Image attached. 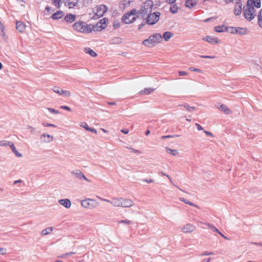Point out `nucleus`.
Returning <instances> with one entry per match:
<instances>
[{
	"label": "nucleus",
	"mask_w": 262,
	"mask_h": 262,
	"mask_svg": "<svg viewBox=\"0 0 262 262\" xmlns=\"http://www.w3.org/2000/svg\"><path fill=\"white\" fill-rule=\"evenodd\" d=\"M200 57L203 58H209V59H213L215 58L214 56H203V55H202Z\"/></svg>",
	"instance_id": "58"
},
{
	"label": "nucleus",
	"mask_w": 262,
	"mask_h": 262,
	"mask_svg": "<svg viewBox=\"0 0 262 262\" xmlns=\"http://www.w3.org/2000/svg\"><path fill=\"white\" fill-rule=\"evenodd\" d=\"M84 51L85 53L89 54L90 55H91L92 57H96L97 55V53L94 51H93L92 49H91L90 48H84Z\"/></svg>",
	"instance_id": "25"
},
{
	"label": "nucleus",
	"mask_w": 262,
	"mask_h": 262,
	"mask_svg": "<svg viewBox=\"0 0 262 262\" xmlns=\"http://www.w3.org/2000/svg\"><path fill=\"white\" fill-rule=\"evenodd\" d=\"M177 0H166V2L170 4H173Z\"/></svg>",
	"instance_id": "59"
},
{
	"label": "nucleus",
	"mask_w": 262,
	"mask_h": 262,
	"mask_svg": "<svg viewBox=\"0 0 262 262\" xmlns=\"http://www.w3.org/2000/svg\"><path fill=\"white\" fill-rule=\"evenodd\" d=\"M231 32L232 33H239L240 34H244L246 33V29L243 28H232Z\"/></svg>",
	"instance_id": "18"
},
{
	"label": "nucleus",
	"mask_w": 262,
	"mask_h": 262,
	"mask_svg": "<svg viewBox=\"0 0 262 262\" xmlns=\"http://www.w3.org/2000/svg\"><path fill=\"white\" fill-rule=\"evenodd\" d=\"M260 7V0H248L246 6L244 8L245 18L249 21L252 20L256 15V9Z\"/></svg>",
	"instance_id": "1"
},
{
	"label": "nucleus",
	"mask_w": 262,
	"mask_h": 262,
	"mask_svg": "<svg viewBox=\"0 0 262 262\" xmlns=\"http://www.w3.org/2000/svg\"><path fill=\"white\" fill-rule=\"evenodd\" d=\"M188 70L192 72H196L201 74L203 73V71L202 70L194 67H189Z\"/></svg>",
	"instance_id": "34"
},
{
	"label": "nucleus",
	"mask_w": 262,
	"mask_h": 262,
	"mask_svg": "<svg viewBox=\"0 0 262 262\" xmlns=\"http://www.w3.org/2000/svg\"><path fill=\"white\" fill-rule=\"evenodd\" d=\"M122 42V39L119 37H116L112 40L113 43H120Z\"/></svg>",
	"instance_id": "39"
},
{
	"label": "nucleus",
	"mask_w": 262,
	"mask_h": 262,
	"mask_svg": "<svg viewBox=\"0 0 262 262\" xmlns=\"http://www.w3.org/2000/svg\"><path fill=\"white\" fill-rule=\"evenodd\" d=\"M162 42V36L160 33H155L150 35L148 38L144 39L142 43L143 45L151 47Z\"/></svg>",
	"instance_id": "2"
},
{
	"label": "nucleus",
	"mask_w": 262,
	"mask_h": 262,
	"mask_svg": "<svg viewBox=\"0 0 262 262\" xmlns=\"http://www.w3.org/2000/svg\"><path fill=\"white\" fill-rule=\"evenodd\" d=\"M171 137H172V136H170V135H167V136H162V137H161V138L162 139H165L169 138H171Z\"/></svg>",
	"instance_id": "61"
},
{
	"label": "nucleus",
	"mask_w": 262,
	"mask_h": 262,
	"mask_svg": "<svg viewBox=\"0 0 262 262\" xmlns=\"http://www.w3.org/2000/svg\"><path fill=\"white\" fill-rule=\"evenodd\" d=\"M173 34L172 32L166 31L165 32L162 36V40L164 39L166 41H168L172 36Z\"/></svg>",
	"instance_id": "19"
},
{
	"label": "nucleus",
	"mask_w": 262,
	"mask_h": 262,
	"mask_svg": "<svg viewBox=\"0 0 262 262\" xmlns=\"http://www.w3.org/2000/svg\"><path fill=\"white\" fill-rule=\"evenodd\" d=\"M64 5L69 8H73L77 6L79 0H63Z\"/></svg>",
	"instance_id": "13"
},
{
	"label": "nucleus",
	"mask_w": 262,
	"mask_h": 262,
	"mask_svg": "<svg viewBox=\"0 0 262 262\" xmlns=\"http://www.w3.org/2000/svg\"><path fill=\"white\" fill-rule=\"evenodd\" d=\"M223 28L224 27L222 26H216L214 28V30L217 32H222L224 31Z\"/></svg>",
	"instance_id": "37"
},
{
	"label": "nucleus",
	"mask_w": 262,
	"mask_h": 262,
	"mask_svg": "<svg viewBox=\"0 0 262 262\" xmlns=\"http://www.w3.org/2000/svg\"><path fill=\"white\" fill-rule=\"evenodd\" d=\"M216 107L226 115H230L232 113V111L224 104L219 103L216 105Z\"/></svg>",
	"instance_id": "12"
},
{
	"label": "nucleus",
	"mask_w": 262,
	"mask_h": 262,
	"mask_svg": "<svg viewBox=\"0 0 262 262\" xmlns=\"http://www.w3.org/2000/svg\"><path fill=\"white\" fill-rule=\"evenodd\" d=\"M196 5V0H186L185 6L186 7L191 8Z\"/></svg>",
	"instance_id": "23"
},
{
	"label": "nucleus",
	"mask_w": 262,
	"mask_h": 262,
	"mask_svg": "<svg viewBox=\"0 0 262 262\" xmlns=\"http://www.w3.org/2000/svg\"><path fill=\"white\" fill-rule=\"evenodd\" d=\"M60 96L70 97L71 96V92L68 90H62Z\"/></svg>",
	"instance_id": "35"
},
{
	"label": "nucleus",
	"mask_w": 262,
	"mask_h": 262,
	"mask_svg": "<svg viewBox=\"0 0 262 262\" xmlns=\"http://www.w3.org/2000/svg\"><path fill=\"white\" fill-rule=\"evenodd\" d=\"M8 146L10 147V148L11 149L12 151H14L16 149V147H15L14 144H13V143H12L10 141L9 142Z\"/></svg>",
	"instance_id": "50"
},
{
	"label": "nucleus",
	"mask_w": 262,
	"mask_h": 262,
	"mask_svg": "<svg viewBox=\"0 0 262 262\" xmlns=\"http://www.w3.org/2000/svg\"><path fill=\"white\" fill-rule=\"evenodd\" d=\"M75 15L72 14H68L64 17V20L67 23H72L75 20Z\"/></svg>",
	"instance_id": "24"
},
{
	"label": "nucleus",
	"mask_w": 262,
	"mask_h": 262,
	"mask_svg": "<svg viewBox=\"0 0 262 262\" xmlns=\"http://www.w3.org/2000/svg\"><path fill=\"white\" fill-rule=\"evenodd\" d=\"M63 16V13L61 11H58L56 13H54L51 17L55 20L59 19L61 18Z\"/></svg>",
	"instance_id": "21"
},
{
	"label": "nucleus",
	"mask_w": 262,
	"mask_h": 262,
	"mask_svg": "<svg viewBox=\"0 0 262 262\" xmlns=\"http://www.w3.org/2000/svg\"><path fill=\"white\" fill-rule=\"evenodd\" d=\"M60 108H62V109H63V110H66L68 111H71L70 107L68 106L62 105V106H60Z\"/></svg>",
	"instance_id": "52"
},
{
	"label": "nucleus",
	"mask_w": 262,
	"mask_h": 262,
	"mask_svg": "<svg viewBox=\"0 0 262 262\" xmlns=\"http://www.w3.org/2000/svg\"><path fill=\"white\" fill-rule=\"evenodd\" d=\"M59 203L65 207L66 208H69L71 207V203L68 199H61L58 201Z\"/></svg>",
	"instance_id": "17"
},
{
	"label": "nucleus",
	"mask_w": 262,
	"mask_h": 262,
	"mask_svg": "<svg viewBox=\"0 0 262 262\" xmlns=\"http://www.w3.org/2000/svg\"><path fill=\"white\" fill-rule=\"evenodd\" d=\"M101 199L102 201L110 202V200H107L106 199H102V198H99ZM112 200L110 201V202L113 203L115 206H121L122 207H129L133 206V202L131 200H127L123 203H120L121 201V199L123 198H111Z\"/></svg>",
	"instance_id": "5"
},
{
	"label": "nucleus",
	"mask_w": 262,
	"mask_h": 262,
	"mask_svg": "<svg viewBox=\"0 0 262 262\" xmlns=\"http://www.w3.org/2000/svg\"><path fill=\"white\" fill-rule=\"evenodd\" d=\"M22 183H23V181L21 180H16L14 182V184H17Z\"/></svg>",
	"instance_id": "60"
},
{
	"label": "nucleus",
	"mask_w": 262,
	"mask_h": 262,
	"mask_svg": "<svg viewBox=\"0 0 262 262\" xmlns=\"http://www.w3.org/2000/svg\"><path fill=\"white\" fill-rule=\"evenodd\" d=\"M5 34V27L4 25L0 22V35L4 36Z\"/></svg>",
	"instance_id": "38"
},
{
	"label": "nucleus",
	"mask_w": 262,
	"mask_h": 262,
	"mask_svg": "<svg viewBox=\"0 0 262 262\" xmlns=\"http://www.w3.org/2000/svg\"><path fill=\"white\" fill-rule=\"evenodd\" d=\"M54 5L57 8H59L63 2V0H52Z\"/></svg>",
	"instance_id": "31"
},
{
	"label": "nucleus",
	"mask_w": 262,
	"mask_h": 262,
	"mask_svg": "<svg viewBox=\"0 0 262 262\" xmlns=\"http://www.w3.org/2000/svg\"><path fill=\"white\" fill-rule=\"evenodd\" d=\"M184 107L189 112H192L195 109L194 107L190 106L189 105H185Z\"/></svg>",
	"instance_id": "51"
},
{
	"label": "nucleus",
	"mask_w": 262,
	"mask_h": 262,
	"mask_svg": "<svg viewBox=\"0 0 262 262\" xmlns=\"http://www.w3.org/2000/svg\"><path fill=\"white\" fill-rule=\"evenodd\" d=\"M155 89L151 88H145L140 93L141 95H149L154 91Z\"/></svg>",
	"instance_id": "26"
},
{
	"label": "nucleus",
	"mask_w": 262,
	"mask_h": 262,
	"mask_svg": "<svg viewBox=\"0 0 262 262\" xmlns=\"http://www.w3.org/2000/svg\"><path fill=\"white\" fill-rule=\"evenodd\" d=\"M40 140L42 143H48L53 141L54 137L50 134L43 133L40 135Z\"/></svg>",
	"instance_id": "11"
},
{
	"label": "nucleus",
	"mask_w": 262,
	"mask_h": 262,
	"mask_svg": "<svg viewBox=\"0 0 262 262\" xmlns=\"http://www.w3.org/2000/svg\"><path fill=\"white\" fill-rule=\"evenodd\" d=\"M88 131H89V132H91V133H94V134H97V130H96L95 128H91V127H90V128L88 129Z\"/></svg>",
	"instance_id": "53"
},
{
	"label": "nucleus",
	"mask_w": 262,
	"mask_h": 262,
	"mask_svg": "<svg viewBox=\"0 0 262 262\" xmlns=\"http://www.w3.org/2000/svg\"><path fill=\"white\" fill-rule=\"evenodd\" d=\"M118 223H121V224H133V222L132 221L127 220H120V221H118Z\"/></svg>",
	"instance_id": "40"
},
{
	"label": "nucleus",
	"mask_w": 262,
	"mask_h": 262,
	"mask_svg": "<svg viewBox=\"0 0 262 262\" xmlns=\"http://www.w3.org/2000/svg\"><path fill=\"white\" fill-rule=\"evenodd\" d=\"M180 200L184 202L186 204L190 205V206H195V205L193 203L188 201L187 199H185L184 198H180Z\"/></svg>",
	"instance_id": "36"
},
{
	"label": "nucleus",
	"mask_w": 262,
	"mask_h": 262,
	"mask_svg": "<svg viewBox=\"0 0 262 262\" xmlns=\"http://www.w3.org/2000/svg\"><path fill=\"white\" fill-rule=\"evenodd\" d=\"M27 129L31 133H34L35 130V128L31 125H28L27 126Z\"/></svg>",
	"instance_id": "46"
},
{
	"label": "nucleus",
	"mask_w": 262,
	"mask_h": 262,
	"mask_svg": "<svg viewBox=\"0 0 262 262\" xmlns=\"http://www.w3.org/2000/svg\"><path fill=\"white\" fill-rule=\"evenodd\" d=\"M203 39L212 44L219 43L220 42V41L217 37L211 36H207L203 38Z\"/></svg>",
	"instance_id": "15"
},
{
	"label": "nucleus",
	"mask_w": 262,
	"mask_h": 262,
	"mask_svg": "<svg viewBox=\"0 0 262 262\" xmlns=\"http://www.w3.org/2000/svg\"><path fill=\"white\" fill-rule=\"evenodd\" d=\"M165 149L166 152L171 155L173 156H178L179 155V152L177 149H172L168 147H166Z\"/></svg>",
	"instance_id": "22"
},
{
	"label": "nucleus",
	"mask_w": 262,
	"mask_h": 262,
	"mask_svg": "<svg viewBox=\"0 0 262 262\" xmlns=\"http://www.w3.org/2000/svg\"><path fill=\"white\" fill-rule=\"evenodd\" d=\"M62 90L61 88L57 86H54L52 88V91L59 95H61Z\"/></svg>",
	"instance_id": "33"
},
{
	"label": "nucleus",
	"mask_w": 262,
	"mask_h": 262,
	"mask_svg": "<svg viewBox=\"0 0 262 262\" xmlns=\"http://www.w3.org/2000/svg\"><path fill=\"white\" fill-rule=\"evenodd\" d=\"M214 255L213 252H207L205 251L201 254V256H208V255Z\"/></svg>",
	"instance_id": "45"
},
{
	"label": "nucleus",
	"mask_w": 262,
	"mask_h": 262,
	"mask_svg": "<svg viewBox=\"0 0 262 262\" xmlns=\"http://www.w3.org/2000/svg\"><path fill=\"white\" fill-rule=\"evenodd\" d=\"M137 11L134 9L130 12L126 13L123 16L122 19L126 24H129L134 22L137 17Z\"/></svg>",
	"instance_id": "6"
},
{
	"label": "nucleus",
	"mask_w": 262,
	"mask_h": 262,
	"mask_svg": "<svg viewBox=\"0 0 262 262\" xmlns=\"http://www.w3.org/2000/svg\"><path fill=\"white\" fill-rule=\"evenodd\" d=\"M204 132L207 136H210L211 137H213V135L211 132H209L207 130H204Z\"/></svg>",
	"instance_id": "54"
},
{
	"label": "nucleus",
	"mask_w": 262,
	"mask_h": 262,
	"mask_svg": "<svg viewBox=\"0 0 262 262\" xmlns=\"http://www.w3.org/2000/svg\"><path fill=\"white\" fill-rule=\"evenodd\" d=\"M10 141H7L5 140L0 141V146H7L9 143Z\"/></svg>",
	"instance_id": "43"
},
{
	"label": "nucleus",
	"mask_w": 262,
	"mask_h": 262,
	"mask_svg": "<svg viewBox=\"0 0 262 262\" xmlns=\"http://www.w3.org/2000/svg\"><path fill=\"white\" fill-rule=\"evenodd\" d=\"M200 223L207 226L213 231L215 232H219V230L213 225L208 223H202L201 222Z\"/></svg>",
	"instance_id": "30"
},
{
	"label": "nucleus",
	"mask_w": 262,
	"mask_h": 262,
	"mask_svg": "<svg viewBox=\"0 0 262 262\" xmlns=\"http://www.w3.org/2000/svg\"><path fill=\"white\" fill-rule=\"evenodd\" d=\"M106 20L105 18H103V19H101L99 21V23H101V24H102V25H103V26H105V27L106 26Z\"/></svg>",
	"instance_id": "57"
},
{
	"label": "nucleus",
	"mask_w": 262,
	"mask_h": 262,
	"mask_svg": "<svg viewBox=\"0 0 262 262\" xmlns=\"http://www.w3.org/2000/svg\"><path fill=\"white\" fill-rule=\"evenodd\" d=\"M80 126L85 129L86 130H88V129L90 128L88 124L85 122H81Z\"/></svg>",
	"instance_id": "44"
},
{
	"label": "nucleus",
	"mask_w": 262,
	"mask_h": 262,
	"mask_svg": "<svg viewBox=\"0 0 262 262\" xmlns=\"http://www.w3.org/2000/svg\"><path fill=\"white\" fill-rule=\"evenodd\" d=\"M236 5L238 6V8L235 9V10H234V13H235V14L236 15H238L242 12V5L240 3V1L239 2H237L236 3Z\"/></svg>",
	"instance_id": "28"
},
{
	"label": "nucleus",
	"mask_w": 262,
	"mask_h": 262,
	"mask_svg": "<svg viewBox=\"0 0 262 262\" xmlns=\"http://www.w3.org/2000/svg\"><path fill=\"white\" fill-rule=\"evenodd\" d=\"M6 253V250L5 249L1 248H0V254L2 255H4Z\"/></svg>",
	"instance_id": "55"
},
{
	"label": "nucleus",
	"mask_w": 262,
	"mask_h": 262,
	"mask_svg": "<svg viewBox=\"0 0 262 262\" xmlns=\"http://www.w3.org/2000/svg\"><path fill=\"white\" fill-rule=\"evenodd\" d=\"M13 152L15 154V155L18 158H20L23 156L22 154L19 153L16 149H15L14 151H13Z\"/></svg>",
	"instance_id": "47"
},
{
	"label": "nucleus",
	"mask_w": 262,
	"mask_h": 262,
	"mask_svg": "<svg viewBox=\"0 0 262 262\" xmlns=\"http://www.w3.org/2000/svg\"><path fill=\"white\" fill-rule=\"evenodd\" d=\"M178 73L180 76H187L188 74L187 72L182 71H178Z\"/></svg>",
	"instance_id": "48"
},
{
	"label": "nucleus",
	"mask_w": 262,
	"mask_h": 262,
	"mask_svg": "<svg viewBox=\"0 0 262 262\" xmlns=\"http://www.w3.org/2000/svg\"><path fill=\"white\" fill-rule=\"evenodd\" d=\"M210 260H211V258L209 257V258L204 259L203 262H210Z\"/></svg>",
	"instance_id": "64"
},
{
	"label": "nucleus",
	"mask_w": 262,
	"mask_h": 262,
	"mask_svg": "<svg viewBox=\"0 0 262 262\" xmlns=\"http://www.w3.org/2000/svg\"><path fill=\"white\" fill-rule=\"evenodd\" d=\"M73 28L76 31L82 33H90L92 32L91 25L81 21L75 22L73 24Z\"/></svg>",
	"instance_id": "3"
},
{
	"label": "nucleus",
	"mask_w": 262,
	"mask_h": 262,
	"mask_svg": "<svg viewBox=\"0 0 262 262\" xmlns=\"http://www.w3.org/2000/svg\"><path fill=\"white\" fill-rule=\"evenodd\" d=\"M196 229V227L195 225L190 223H187L182 228L181 232L184 233H190L195 231Z\"/></svg>",
	"instance_id": "10"
},
{
	"label": "nucleus",
	"mask_w": 262,
	"mask_h": 262,
	"mask_svg": "<svg viewBox=\"0 0 262 262\" xmlns=\"http://www.w3.org/2000/svg\"><path fill=\"white\" fill-rule=\"evenodd\" d=\"M71 173L80 180L83 179L88 182L89 181V180L80 170H76L75 171H73L71 172Z\"/></svg>",
	"instance_id": "14"
},
{
	"label": "nucleus",
	"mask_w": 262,
	"mask_h": 262,
	"mask_svg": "<svg viewBox=\"0 0 262 262\" xmlns=\"http://www.w3.org/2000/svg\"><path fill=\"white\" fill-rule=\"evenodd\" d=\"M47 109L52 114H58L59 113V112L58 111L52 108L48 107L47 108Z\"/></svg>",
	"instance_id": "42"
},
{
	"label": "nucleus",
	"mask_w": 262,
	"mask_h": 262,
	"mask_svg": "<svg viewBox=\"0 0 262 262\" xmlns=\"http://www.w3.org/2000/svg\"><path fill=\"white\" fill-rule=\"evenodd\" d=\"M217 233H218L224 238L227 239V237L225 236L224 234H223L219 230V232H217Z\"/></svg>",
	"instance_id": "63"
},
{
	"label": "nucleus",
	"mask_w": 262,
	"mask_h": 262,
	"mask_svg": "<svg viewBox=\"0 0 262 262\" xmlns=\"http://www.w3.org/2000/svg\"><path fill=\"white\" fill-rule=\"evenodd\" d=\"M178 7L176 4H172L170 7V11L172 14H175L177 13L178 11Z\"/></svg>",
	"instance_id": "29"
},
{
	"label": "nucleus",
	"mask_w": 262,
	"mask_h": 262,
	"mask_svg": "<svg viewBox=\"0 0 262 262\" xmlns=\"http://www.w3.org/2000/svg\"><path fill=\"white\" fill-rule=\"evenodd\" d=\"M153 7V2L151 0H147L144 3L138 13L142 17H144L151 12Z\"/></svg>",
	"instance_id": "4"
},
{
	"label": "nucleus",
	"mask_w": 262,
	"mask_h": 262,
	"mask_svg": "<svg viewBox=\"0 0 262 262\" xmlns=\"http://www.w3.org/2000/svg\"><path fill=\"white\" fill-rule=\"evenodd\" d=\"M258 23L260 27L262 28V9H261L258 14Z\"/></svg>",
	"instance_id": "32"
},
{
	"label": "nucleus",
	"mask_w": 262,
	"mask_h": 262,
	"mask_svg": "<svg viewBox=\"0 0 262 262\" xmlns=\"http://www.w3.org/2000/svg\"><path fill=\"white\" fill-rule=\"evenodd\" d=\"M81 204L82 207L88 209H92L98 205V202L96 200L91 198H86L81 201Z\"/></svg>",
	"instance_id": "9"
},
{
	"label": "nucleus",
	"mask_w": 262,
	"mask_h": 262,
	"mask_svg": "<svg viewBox=\"0 0 262 262\" xmlns=\"http://www.w3.org/2000/svg\"><path fill=\"white\" fill-rule=\"evenodd\" d=\"M142 181L147 183H151L154 182V180L151 179H142Z\"/></svg>",
	"instance_id": "49"
},
{
	"label": "nucleus",
	"mask_w": 262,
	"mask_h": 262,
	"mask_svg": "<svg viewBox=\"0 0 262 262\" xmlns=\"http://www.w3.org/2000/svg\"><path fill=\"white\" fill-rule=\"evenodd\" d=\"M121 132L124 133V134H127L129 132V130L127 129H122L121 130Z\"/></svg>",
	"instance_id": "62"
},
{
	"label": "nucleus",
	"mask_w": 262,
	"mask_h": 262,
	"mask_svg": "<svg viewBox=\"0 0 262 262\" xmlns=\"http://www.w3.org/2000/svg\"><path fill=\"white\" fill-rule=\"evenodd\" d=\"M107 10V7L104 5H100L95 7L94 10V16L93 18L97 19L103 16Z\"/></svg>",
	"instance_id": "8"
},
{
	"label": "nucleus",
	"mask_w": 262,
	"mask_h": 262,
	"mask_svg": "<svg viewBox=\"0 0 262 262\" xmlns=\"http://www.w3.org/2000/svg\"><path fill=\"white\" fill-rule=\"evenodd\" d=\"M42 125L44 126V127H56V125L54 124H51V123H47V122H43L42 123Z\"/></svg>",
	"instance_id": "41"
},
{
	"label": "nucleus",
	"mask_w": 262,
	"mask_h": 262,
	"mask_svg": "<svg viewBox=\"0 0 262 262\" xmlns=\"http://www.w3.org/2000/svg\"><path fill=\"white\" fill-rule=\"evenodd\" d=\"M16 28L19 32H24L26 29V25L22 21H17Z\"/></svg>",
	"instance_id": "16"
},
{
	"label": "nucleus",
	"mask_w": 262,
	"mask_h": 262,
	"mask_svg": "<svg viewBox=\"0 0 262 262\" xmlns=\"http://www.w3.org/2000/svg\"><path fill=\"white\" fill-rule=\"evenodd\" d=\"M195 125L196 126L198 130H203V128L198 123H195Z\"/></svg>",
	"instance_id": "56"
},
{
	"label": "nucleus",
	"mask_w": 262,
	"mask_h": 262,
	"mask_svg": "<svg viewBox=\"0 0 262 262\" xmlns=\"http://www.w3.org/2000/svg\"><path fill=\"white\" fill-rule=\"evenodd\" d=\"M101 23H97L95 26H94L92 28L93 31H100L105 28V26L102 25Z\"/></svg>",
	"instance_id": "20"
},
{
	"label": "nucleus",
	"mask_w": 262,
	"mask_h": 262,
	"mask_svg": "<svg viewBox=\"0 0 262 262\" xmlns=\"http://www.w3.org/2000/svg\"><path fill=\"white\" fill-rule=\"evenodd\" d=\"M53 230V228L52 227H49L42 230L41 234L42 235H47L50 234Z\"/></svg>",
	"instance_id": "27"
},
{
	"label": "nucleus",
	"mask_w": 262,
	"mask_h": 262,
	"mask_svg": "<svg viewBox=\"0 0 262 262\" xmlns=\"http://www.w3.org/2000/svg\"><path fill=\"white\" fill-rule=\"evenodd\" d=\"M160 15L159 12H151L146 16V23L149 25H155L159 20Z\"/></svg>",
	"instance_id": "7"
}]
</instances>
